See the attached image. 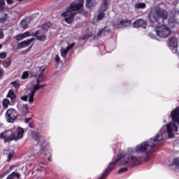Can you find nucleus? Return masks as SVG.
Instances as JSON below:
<instances>
[{"label":"nucleus","mask_w":179,"mask_h":179,"mask_svg":"<svg viewBox=\"0 0 179 179\" xmlns=\"http://www.w3.org/2000/svg\"><path fill=\"white\" fill-rule=\"evenodd\" d=\"M172 122L166 124V127H162L160 130L161 134H157L154 138H150L149 141H144L135 148V150L129 148L127 149V152H122L115 161H113L109 166L106 168L105 171L99 179H104L111 173L113 169H115V164L117 166H127V167H134L141 164L142 157H136L132 155V153H145L146 156H149L150 153H153L155 146L158 142L163 141V137L168 134L169 138H174L173 132H178L179 128V106L171 112Z\"/></svg>","instance_id":"f257e3e1"},{"label":"nucleus","mask_w":179,"mask_h":179,"mask_svg":"<svg viewBox=\"0 0 179 179\" xmlns=\"http://www.w3.org/2000/svg\"><path fill=\"white\" fill-rule=\"evenodd\" d=\"M148 17L151 23L161 24L155 28L158 37H160V38H167V37L171 36V28L175 26L174 20H169L168 25H166V22H167L169 18V12L166 10L157 8L155 10H152L149 12Z\"/></svg>","instance_id":"f03ea898"},{"label":"nucleus","mask_w":179,"mask_h":179,"mask_svg":"<svg viewBox=\"0 0 179 179\" xmlns=\"http://www.w3.org/2000/svg\"><path fill=\"white\" fill-rule=\"evenodd\" d=\"M41 73L38 75L34 76V78L36 79V83L34 85L33 89L30 90V93L28 94L27 96H22L20 97V100L22 101H28L30 104H32V103L34 101V94H36V92L37 90H40V89H43V87H45L47 85H40L41 82H43L44 79V71H45V68L41 67Z\"/></svg>","instance_id":"7ed1b4c3"},{"label":"nucleus","mask_w":179,"mask_h":179,"mask_svg":"<svg viewBox=\"0 0 179 179\" xmlns=\"http://www.w3.org/2000/svg\"><path fill=\"white\" fill-rule=\"evenodd\" d=\"M83 10V1H80L78 3H71L69 8L65 12L62 13V16L64 17L65 22L71 24L73 22V17L76 15V12L80 13Z\"/></svg>","instance_id":"20e7f679"},{"label":"nucleus","mask_w":179,"mask_h":179,"mask_svg":"<svg viewBox=\"0 0 179 179\" xmlns=\"http://www.w3.org/2000/svg\"><path fill=\"white\" fill-rule=\"evenodd\" d=\"M13 141H19L22 139L24 134V129L20 127H14L11 129Z\"/></svg>","instance_id":"39448f33"},{"label":"nucleus","mask_w":179,"mask_h":179,"mask_svg":"<svg viewBox=\"0 0 179 179\" xmlns=\"http://www.w3.org/2000/svg\"><path fill=\"white\" fill-rule=\"evenodd\" d=\"M7 122H14L15 120L17 118V112L14 109H8L5 114Z\"/></svg>","instance_id":"423d86ee"},{"label":"nucleus","mask_w":179,"mask_h":179,"mask_svg":"<svg viewBox=\"0 0 179 179\" xmlns=\"http://www.w3.org/2000/svg\"><path fill=\"white\" fill-rule=\"evenodd\" d=\"M132 21L130 20H124L113 22V27L115 29H123L124 27H128L131 26Z\"/></svg>","instance_id":"0eeeda50"},{"label":"nucleus","mask_w":179,"mask_h":179,"mask_svg":"<svg viewBox=\"0 0 179 179\" xmlns=\"http://www.w3.org/2000/svg\"><path fill=\"white\" fill-rule=\"evenodd\" d=\"M0 139H3L5 143H6V142H11V141H13V137L12 136V129L10 130L1 133Z\"/></svg>","instance_id":"6e6552de"},{"label":"nucleus","mask_w":179,"mask_h":179,"mask_svg":"<svg viewBox=\"0 0 179 179\" xmlns=\"http://www.w3.org/2000/svg\"><path fill=\"white\" fill-rule=\"evenodd\" d=\"M178 45L176 38L173 37L169 40V47L171 48L173 52H177V47Z\"/></svg>","instance_id":"1a4fd4ad"},{"label":"nucleus","mask_w":179,"mask_h":179,"mask_svg":"<svg viewBox=\"0 0 179 179\" xmlns=\"http://www.w3.org/2000/svg\"><path fill=\"white\" fill-rule=\"evenodd\" d=\"M32 41H34V38H33L29 39L28 41H24L19 43L17 45V50H20L21 48H26V47H29V45H30V43H32Z\"/></svg>","instance_id":"9d476101"},{"label":"nucleus","mask_w":179,"mask_h":179,"mask_svg":"<svg viewBox=\"0 0 179 179\" xmlns=\"http://www.w3.org/2000/svg\"><path fill=\"white\" fill-rule=\"evenodd\" d=\"M110 33V29L108 27H105L99 31V32L94 36V38H99V37H103L107 36Z\"/></svg>","instance_id":"9b49d317"},{"label":"nucleus","mask_w":179,"mask_h":179,"mask_svg":"<svg viewBox=\"0 0 179 179\" xmlns=\"http://www.w3.org/2000/svg\"><path fill=\"white\" fill-rule=\"evenodd\" d=\"M148 24V22L142 19H137L135 22H133L134 27H145Z\"/></svg>","instance_id":"f8f14e48"},{"label":"nucleus","mask_w":179,"mask_h":179,"mask_svg":"<svg viewBox=\"0 0 179 179\" xmlns=\"http://www.w3.org/2000/svg\"><path fill=\"white\" fill-rule=\"evenodd\" d=\"M31 136L35 141H36V142H38V143H40V142H44V137L41 136V135L37 133V131H32Z\"/></svg>","instance_id":"ddd939ff"},{"label":"nucleus","mask_w":179,"mask_h":179,"mask_svg":"<svg viewBox=\"0 0 179 179\" xmlns=\"http://www.w3.org/2000/svg\"><path fill=\"white\" fill-rule=\"evenodd\" d=\"M7 97H8V99H10V100L11 103H13V104H15V103H16V101H17V99H16V94H15V92H13L12 91V90H10L8 91Z\"/></svg>","instance_id":"4468645a"},{"label":"nucleus","mask_w":179,"mask_h":179,"mask_svg":"<svg viewBox=\"0 0 179 179\" xmlns=\"http://www.w3.org/2000/svg\"><path fill=\"white\" fill-rule=\"evenodd\" d=\"M108 6H110L108 0H102V4L99 8L100 12H106L108 9Z\"/></svg>","instance_id":"2eb2a0df"},{"label":"nucleus","mask_w":179,"mask_h":179,"mask_svg":"<svg viewBox=\"0 0 179 179\" xmlns=\"http://www.w3.org/2000/svg\"><path fill=\"white\" fill-rule=\"evenodd\" d=\"M29 26V19L22 20L20 22V27L21 29H27Z\"/></svg>","instance_id":"dca6fc26"},{"label":"nucleus","mask_w":179,"mask_h":179,"mask_svg":"<svg viewBox=\"0 0 179 179\" xmlns=\"http://www.w3.org/2000/svg\"><path fill=\"white\" fill-rule=\"evenodd\" d=\"M51 27V23L50 22H46L45 24H43L42 25V30L43 31V33H47L48 31V29Z\"/></svg>","instance_id":"f3484780"},{"label":"nucleus","mask_w":179,"mask_h":179,"mask_svg":"<svg viewBox=\"0 0 179 179\" xmlns=\"http://www.w3.org/2000/svg\"><path fill=\"white\" fill-rule=\"evenodd\" d=\"M10 85L13 86V87H15L16 90H17V89H20V81H19V80H16L15 81L11 82Z\"/></svg>","instance_id":"a211bd4d"},{"label":"nucleus","mask_w":179,"mask_h":179,"mask_svg":"<svg viewBox=\"0 0 179 179\" xmlns=\"http://www.w3.org/2000/svg\"><path fill=\"white\" fill-rule=\"evenodd\" d=\"M20 178V174L13 172L9 175L6 179H19Z\"/></svg>","instance_id":"6ab92c4d"},{"label":"nucleus","mask_w":179,"mask_h":179,"mask_svg":"<svg viewBox=\"0 0 179 179\" xmlns=\"http://www.w3.org/2000/svg\"><path fill=\"white\" fill-rule=\"evenodd\" d=\"M96 5V0H86V7L92 8Z\"/></svg>","instance_id":"aec40b11"},{"label":"nucleus","mask_w":179,"mask_h":179,"mask_svg":"<svg viewBox=\"0 0 179 179\" xmlns=\"http://www.w3.org/2000/svg\"><path fill=\"white\" fill-rule=\"evenodd\" d=\"M135 9H145L146 8V3H136L134 5Z\"/></svg>","instance_id":"412c9836"},{"label":"nucleus","mask_w":179,"mask_h":179,"mask_svg":"<svg viewBox=\"0 0 179 179\" xmlns=\"http://www.w3.org/2000/svg\"><path fill=\"white\" fill-rule=\"evenodd\" d=\"M34 156H38L40 155V147L35 145L32 149Z\"/></svg>","instance_id":"4be33fe9"},{"label":"nucleus","mask_w":179,"mask_h":179,"mask_svg":"<svg viewBox=\"0 0 179 179\" xmlns=\"http://www.w3.org/2000/svg\"><path fill=\"white\" fill-rule=\"evenodd\" d=\"M68 51H69V49H66V48H62L61 49V56L63 58H66V55H68Z\"/></svg>","instance_id":"5701e85b"},{"label":"nucleus","mask_w":179,"mask_h":179,"mask_svg":"<svg viewBox=\"0 0 179 179\" xmlns=\"http://www.w3.org/2000/svg\"><path fill=\"white\" fill-rule=\"evenodd\" d=\"M44 166H45V164L42 162L38 166H36L34 169L36 171H43L44 170Z\"/></svg>","instance_id":"b1692460"},{"label":"nucleus","mask_w":179,"mask_h":179,"mask_svg":"<svg viewBox=\"0 0 179 179\" xmlns=\"http://www.w3.org/2000/svg\"><path fill=\"white\" fill-rule=\"evenodd\" d=\"M7 3L11 4L13 3V0H6ZM5 5V0H0V9H2V6Z\"/></svg>","instance_id":"393cba45"},{"label":"nucleus","mask_w":179,"mask_h":179,"mask_svg":"<svg viewBox=\"0 0 179 179\" xmlns=\"http://www.w3.org/2000/svg\"><path fill=\"white\" fill-rule=\"evenodd\" d=\"M173 165L175 166L176 169L179 171V157L176 158L173 162Z\"/></svg>","instance_id":"a878e982"},{"label":"nucleus","mask_w":179,"mask_h":179,"mask_svg":"<svg viewBox=\"0 0 179 179\" xmlns=\"http://www.w3.org/2000/svg\"><path fill=\"white\" fill-rule=\"evenodd\" d=\"M8 20V15L7 14H3V16L0 18V23H5Z\"/></svg>","instance_id":"bb28decb"},{"label":"nucleus","mask_w":179,"mask_h":179,"mask_svg":"<svg viewBox=\"0 0 179 179\" xmlns=\"http://www.w3.org/2000/svg\"><path fill=\"white\" fill-rule=\"evenodd\" d=\"M28 110H29V105L23 104L21 108V111H22V113H27Z\"/></svg>","instance_id":"cd10ccee"},{"label":"nucleus","mask_w":179,"mask_h":179,"mask_svg":"<svg viewBox=\"0 0 179 179\" xmlns=\"http://www.w3.org/2000/svg\"><path fill=\"white\" fill-rule=\"evenodd\" d=\"M10 104V102L9 101V99H3V107H4V108H8V106Z\"/></svg>","instance_id":"c85d7f7f"},{"label":"nucleus","mask_w":179,"mask_h":179,"mask_svg":"<svg viewBox=\"0 0 179 179\" xmlns=\"http://www.w3.org/2000/svg\"><path fill=\"white\" fill-rule=\"evenodd\" d=\"M10 64H12V62L10 61V59H9L8 61H4L3 62V66L4 68H8V66H10Z\"/></svg>","instance_id":"c756f323"},{"label":"nucleus","mask_w":179,"mask_h":179,"mask_svg":"<svg viewBox=\"0 0 179 179\" xmlns=\"http://www.w3.org/2000/svg\"><path fill=\"white\" fill-rule=\"evenodd\" d=\"M45 35H41L36 36V40H38L39 41H45Z\"/></svg>","instance_id":"7c9ffc66"},{"label":"nucleus","mask_w":179,"mask_h":179,"mask_svg":"<svg viewBox=\"0 0 179 179\" xmlns=\"http://www.w3.org/2000/svg\"><path fill=\"white\" fill-rule=\"evenodd\" d=\"M105 15L106 14H104V12L101 11V13H99L97 17L98 20H102Z\"/></svg>","instance_id":"2f4dec72"},{"label":"nucleus","mask_w":179,"mask_h":179,"mask_svg":"<svg viewBox=\"0 0 179 179\" xmlns=\"http://www.w3.org/2000/svg\"><path fill=\"white\" fill-rule=\"evenodd\" d=\"M27 78H29V71H24L21 76V79H27Z\"/></svg>","instance_id":"473e14b6"},{"label":"nucleus","mask_w":179,"mask_h":179,"mask_svg":"<svg viewBox=\"0 0 179 179\" xmlns=\"http://www.w3.org/2000/svg\"><path fill=\"white\" fill-rule=\"evenodd\" d=\"M15 40H17V41H20L21 40H23V38H24V37L23 36V34H21L20 35H17L15 37Z\"/></svg>","instance_id":"72a5a7b5"},{"label":"nucleus","mask_w":179,"mask_h":179,"mask_svg":"<svg viewBox=\"0 0 179 179\" xmlns=\"http://www.w3.org/2000/svg\"><path fill=\"white\" fill-rule=\"evenodd\" d=\"M128 171V168L124 167V168H121L119 171H118V174H122V173H125Z\"/></svg>","instance_id":"f704fd0d"},{"label":"nucleus","mask_w":179,"mask_h":179,"mask_svg":"<svg viewBox=\"0 0 179 179\" xmlns=\"http://www.w3.org/2000/svg\"><path fill=\"white\" fill-rule=\"evenodd\" d=\"M90 37H93V34H85L82 37V40H87V38H90Z\"/></svg>","instance_id":"c9c22d12"},{"label":"nucleus","mask_w":179,"mask_h":179,"mask_svg":"<svg viewBox=\"0 0 179 179\" xmlns=\"http://www.w3.org/2000/svg\"><path fill=\"white\" fill-rule=\"evenodd\" d=\"M9 173H10V169H8V170L6 171L5 172H3L0 176V178H3V177H5L6 176H8V174H9Z\"/></svg>","instance_id":"e433bc0d"},{"label":"nucleus","mask_w":179,"mask_h":179,"mask_svg":"<svg viewBox=\"0 0 179 179\" xmlns=\"http://www.w3.org/2000/svg\"><path fill=\"white\" fill-rule=\"evenodd\" d=\"M13 156V152H10L8 153V159L6 160V162H10V159H12V157Z\"/></svg>","instance_id":"4c0bfd02"},{"label":"nucleus","mask_w":179,"mask_h":179,"mask_svg":"<svg viewBox=\"0 0 179 179\" xmlns=\"http://www.w3.org/2000/svg\"><path fill=\"white\" fill-rule=\"evenodd\" d=\"M0 58H1V59H4V58H6V52H1Z\"/></svg>","instance_id":"58836bf2"},{"label":"nucleus","mask_w":179,"mask_h":179,"mask_svg":"<svg viewBox=\"0 0 179 179\" xmlns=\"http://www.w3.org/2000/svg\"><path fill=\"white\" fill-rule=\"evenodd\" d=\"M22 36L24 38H26V37H30V33L29 31H26L22 34Z\"/></svg>","instance_id":"ea45409f"},{"label":"nucleus","mask_w":179,"mask_h":179,"mask_svg":"<svg viewBox=\"0 0 179 179\" xmlns=\"http://www.w3.org/2000/svg\"><path fill=\"white\" fill-rule=\"evenodd\" d=\"M73 47H75V43H73L70 45H69L66 48L69 50H71V48H73Z\"/></svg>","instance_id":"a19ab883"},{"label":"nucleus","mask_w":179,"mask_h":179,"mask_svg":"<svg viewBox=\"0 0 179 179\" xmlns=\"http://www.w3.org/2000/svg\"><path fill=\"white\" fill-rule=\"evenodd\" d=\"M41 31H36L34 34L33 36L34 37H36L37 36H38V34H40Z\"/></svg>","instance_id":"79ce46f5"},{"label":"nucleus","mask_w":179,"mask_h":179,"mask_svg":"<svg viewBox=\"0 0 179 179\" xmlns=\"http://www.w3.org/2000/svg\"><path fill=\"white\" fill-rule=\"evenodd\" d=\"M55 61L56 62H57V64L59 62V61H61V59H59V56L58 55H56Z\"/></svg>","instance_id":"37998d69"},{"label":"nucleus","mask_w":179,"mask_h":179,"mask_svg":"<svg viewBox=\"0 0 179 179\" xmlns=\"http://www.w3.org/2000/svg\"><path fill=\"white\" fill-rule=\"evenodd\" d=\"M30 121H31V117H28L25 120L24 122H25V124H29V122H30Z\"/></svg>","instance_id":"c03bdc74"},{"label":"nucleus","mask_w":179,"mask_h":179,"mask_svg":"<svg viewBox=\"0 0 179 179\" xmlns=\"http://www.w3.org/2000/svg\"><path fill=\"white\" fill-rule=\"evenodd\" d=\"M3 38V31L2 29H0V39Z\"/></svg>","instance_id":"a18cd8bd"},{"label":"nucleus","mask_w":179,"mask_h":179,"mask_svg":"<svg viewBox=\"0 0 179 179\" xmlns=\"http://www.w3.org/2000/svg\"><path fill=\"white\" fill-rule=\"evenodd\" d=\"M2 75H3V70H2V69H0V78H2Z\"/></svg>","instance_id":"49530a36"},{"label":"nucleus","mask_w":179,"mask_h":179,"mask_svg":"<svg viewBox=\"0 0 179 179\" xmlns=\"http://www.w3.org/2000/svg\"><path fill=\"white\" fill-rule=\"evenodd\" d=\"M29 128H34V123L33 122L29 123Z\"/></svg>","instance_id":"de8ad7c7"},{"label":"nucleus","mask_w":179,"mask_h":179,"mask_svg":"<svg viewBox=\"0 0 179 179\" xmlns=\"http://www.w3.org/2000/svg\"><path fill=\"white\" fill-rule=\"evenodd\" d=\"M31 50V47H29L28 49L24 50V52H29Z\"/></svg>","instance_id":"09e8293b"},{"label":"nucleus","mask_w":179,"mask_h":179,"mask_svg":"<svg viewBox=\"0 0 179 179\" xmlns=\"http://www.w3.org/2000/svg\"><path fill=\"white\" fill-rule=\"evenodd\" d=\"M101 50H106V46L101 45V46L100 47V50L101 51Z\"/></svg>","instance_id":"8fccbe9b"},{"label":"nucleus","mask_w":179,"mask_h":179,"mask_svg":"<svg viewBox=\"0 0 179 179\" xmlns=\"http://www.w3.org/2000/svg\"><path fill=\"white\" fill-rule=\"evenodd\" d=\"M149 36H150V37L151 38H155V36H152V34H149Z\"/></svg>","instance_id":"3c124183"},{"label":"nucleus","mask_w":179,"mask_h":179,"mask_svg":"<svg viewBox=\"0 0 179 179\" xmlns=\"http://www.w3.org/2000/svg\"><path fill=\"white\" fill-rule=\"evenodd\" d=\"M48 160L49 162H51V159L50 158V157H48Z\"/></svg>","instance_id":"603ef678"},{"label":"nucleus","mask_w":179,"mask_h":179,"mask_svg":"<svg viewBox=\"0 0 179 179\" xmlns=\"http://www.w3.org/2000/svg\"><path fill=\"white\" fill-rule=\"evenodd\" d=\"M2 48V45L0 44V50Z\"/></svg>","instance_id":"864d4df0"},{"label":"nucleus","mask_w":179,"mask_h":179,"mask_svg":"<svg viewBox=\"0 0 179 179\" xmlns=\"http://www.w3.org/2000/svg\"><path fill=\"white\" fill-rule=\"evenodd\" d=\"M19 2H21V1H23V0H17Z\"/></svg>","instance_id":"5fc2aeb1"},{"label":"nucleus","mask_w":179,"mask_h":179,"mask_svg":"<svg viewBox=\"0 0 179 179\" xmlns=\"http://www.w3.org/2000/svg\"><path fill=\"white\" fill-rule=\"evenodd\" d=\"M102 54H106V52H102Z\"/></svg>","instance_id":"6e6d98bb"},{"label":"nucleus","mask_w":179,"mask_h":179,"mask_svg":"<svg viewBox=\"0 0 179 179\" xmlns=\"http://www.w3.org/2000/svg\"><path fill=\"white\" fill-rule=\"evenodd\" d=\"M0 64H1V61H0Z\"/></svg>","instance_id":"4d7b16f0"}]
</instances>
